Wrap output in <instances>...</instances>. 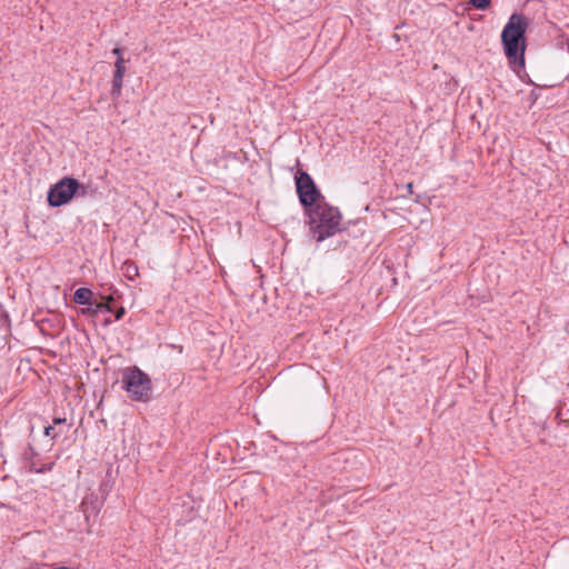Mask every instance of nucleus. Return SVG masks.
<instances>
[{
  "label": "nucleus",
  "instance_id": "f03ea898",
  "mask_svg": "<svg viewBox=\"0 0 569 569\" xmlns=\"http://www.w3.org/2000/svg\"><path fill=\"white\" fill-rule=\"evenodd\" d=\"M310 230L318 242L333 236L340 230L341 213L338 208L319 202L306 210Z\"/></svg>",
  "mask_w": 569,
  "mask_h": 569
},
{
  "label": "nucleus",
  "instance_id": "f8f14e48",
  "mask_svg": "<svg viewBox=\"0 0 569 569\" xmlns=\"http://www.w3.org/2000/svg\"><path fill=\"white\" fill-rule=\"evenodd\" d=\"M492 0H469L470 4L477 10H487L490 8Z\"/></svg>",
  "mask_w": 569,
  "mask_h": 569
},
{
  "label": "nucleus",
  "instance_id": "6e6552de",
  "mask_svg": "<svg viewBox=\"0 0 569 569\" xmlns=\"http://www.w3.org/2000/svg\"><path fill=\"white\" fill-rule=\"evenodd\" d=\"M92 291L88 288H79L73 293V301L81 306L91 305Z\"/></svg>",
  "mask_w": 569,
  "mask_h": 569
},
{
  "label": "nucleus",
  "instance_id": "4468645a",
  "mask_svg": "<svg viewBox=\"0 0 569 569\" xmlns=\"http://www.w3.org/2000/svg\"><path fill=\"white\" fill-rule=\"evenodd\" d=\"M62 432V430L56 431L54 426H47L44 427V435L47 437H50L51 439L58 438V436Z\"/></svg>",
  "mask_w": 569,
  "mask_h": 569
},
{
  "label": "nucleus",
  "instance_id": "7ed1b4c3",
  "mask_svg": "<svg viewBox=\"0 0 569 569\" xmlns=\"http://www.w3.org/2000/svg\"><path fill=\"white\" fill-rule=\"evenodd\" d=\"M86 187L71 177H64L54 183L48 191V203L51 207L67 204L76 194L84 196Z\"/></svg>",
  "mask_w": 569,
  "mask_h": 569
},
{
  "label": "nucleus",
  "instance_id": "423d86ee",
  "mask_svg": "<svg viewBox=\"0 0 569 569\" xmlns=\"http://www.w3.org/2000/svg\"><path fill=\"white\" fill-rule=\"evenodd\" d=\"M126 73V60L123 57L117 58L114 62V73L112 79L111 96L118 98L121 94L123 77Z\"/></svg>",
  "mask_w": 569,
  "mask_h": 569
},
{
  "label": "nucleus",
  "instance_id": "a211bd4d",
  "mask_svg": "<svg viewBox=\"0 0 569 569\" xmlns=\"http://www.w3.org/2000/svg\"><path fill=\"white\" fill-rule=\"evenodd\" d=\"M170 347H171L172 349H176V350H178V352H180V353H181V352L183 351V348H182V346H177V345H170Z\"/></svg>",
  "mask_w": 569,
  "mask_h": 569
},
{
  "label": "nucleus",
  "instance_id": "dca6fc26",
  "mask_svg": "<svg viewBox=\"0 0 569 569\" xmlns=\"http://www.w3.org/2000/svg\"><path fill=\"white\" fill-rule=\"evenodd\" d=\"M114 312L116 320H120L126 313V309L123 307L118 308Z\"/></svg>",
  "mask_w": 569,
  "mask_h": 569
},
{
  "label": "nucleus",
  "instance_id": "1a4fd4ad",
  "mask_svg": "<svg viewBox=\"0 0 569 569\" xmlns=\"http://www.w3.org/2000/svg\"><path fill=\"white\" fill-rule=\"evenodd\" d=\"M122 270H123L124 276L129 280H133L139 274V270H138L137 263L134 261H131V260L124 261V263L122 266Z\"/></svg>",
  "mask_w": 569,
  "mask_h": 569
},
{
  "label": "nucleus",
  "instance_id": "9b49d317",
  "mask_svg": "<svg viewBox=\"0 0 569 569\" xmlns=\"http://www.w3.org/2000/svg\"><path fill=\"white\" fill-rule=\"evenodd\" d=\"M89 311H91L92 313H98L100 311L113 312V309L111 307V302L104 300L103 302H97L94 305V308L89 309Z\"/></svg>",
  "mask_w": 569,
  "mask_h": 569
},
{
  "label": "nucleus",
  "instance_id": "ddd939ff",
  "mask_svg": "<svg viewBox=\"0 0 569 569\" xmlns=\"http://www.w3.org/2000/svg\"><path fill=\"white\" fill-rule=\"evenodd\" d=\"M151 399V393H131L132 401L148 402Z\"/></svg>",
  "mask_w": 569,
  "mask_h": 569
},
{
  "label": "nucleus",
  "instance_id": "6ab92c4d",
  "mask_svg": "<svg viewBox=\"0 0 569 569\" xmlns=\"http://www.w3.org/2000/svg\"><path fill=\"white\" fill-rule=\"evenodd\" d=\"M411 188H412V183H409L408 184V190H411Z\"/></svg>",
  "mask_w": 569,
  "mask_h": 569
},
{
  "label": "nucleus",
  "instance_id": "f257e3e1",
  "mask_svg": "<svg viewBox=\"0 0 569 569\" xmlns=\"http://www.w3.org/2000/svg\"><path fill=\"white\" fill-rule=\"evenodd\" d=\"M528 19L520 13H512L501 32L503 51L511 69L520 77L525 69L526 31Z\"/></svg>",
  "mask_w": 569,
  "mask_h": 569
},
{
  "label": "nucleus",
  "instance_id": "f3484780",
  "mask_svg": "<svg viewBox=\"0 0 569 569\" xmlns=\"http://www.w3.org/2000/svg\"><path fill=\"white\" fill-rule=\"evenodd\" d=\"M112 53L116 54L117 58L122 57V49L117 47L112 50Z\"/></svg>",
  "mask_w": 569,
  "mask_h": 569
},
{
  "label": "nucleus",
  "instance_id": "0eeeda50",
  "mask_svg": "<svg viewBox=\"0 0 569 569\" xmlns=\"http://www.w3.org/2000/svg\"><path fill=\"white\" fill-rule=\"evenodd\" d=\"M37 453L33 450L32 447H29L28 450L24 452V459L27 460V466L31 472L36 473H44L47 471H50L53 468V462L39 465L36 461Z\"/></svg>",
  "mask_w": 569,
  "mask_h": 569
},
{
  "label": "nucleus",
  "instance_id": "39448f33",
  "mask_svg": "<svg viewBox=\"0 0 569 569\" xmlns=\"http://www.w3.org/2000/svg\"><path fill=\"white\" fill-rule=\"evenodd\" d=\"M122 388L126 391H149L151 389V380L147 373L141 371L138 367H128L121 373Z\"/></svg>",
  "mask_w": 569,
  "mask_h": 569
},
{
  "label": "nucleus",
  "instance_id": "2eb2a0df",
  "mask_svg": "<svg viewBox=\"0 0 569 569\" xmlns=\"http://www.w3.org/2000/svg\"><path fill=\"white\" fill-rule=\"evenodd\" d=\"M52 422L54 426L66 425L67 418L66 417H53Z\"/></svg>",
  "mask_w": 569,
  "mask_h": 569
},
{
  "label": "nucleus",
  "instance_id": "9d476101",
  "mask_svg": "<svg viewBox=\"0 0 569 569\" xmlns=\"http://www.w3.org/2000/svg\"><path fill=\"white\" fill-rule=\"evenodd\" d=\"M101 288H102L101 298L103 300L112 302L117 298L120 297L119 291L116 288H113V286H111V284L110 286H102Z\"/></svg>",
  "mask_w": 569,
  "mask_h": 569
},
{
  "label": "nucleus",
  "instance_id": "20e7f679",
  "mask_svg": "<svg viewBox=\"0 0 569 569\" xmlns=\"http://www.w3.org/2000/svg\"><path fill=\"white\" fill-rule=\"evenodd\" d=\"M295 180L299 200L305 210L319 203L318 200L322 198V196L308 172L298 170Z\"/></svg>",
  "mask_w": 569,
  "mask_h": 569
}]
</instances>
